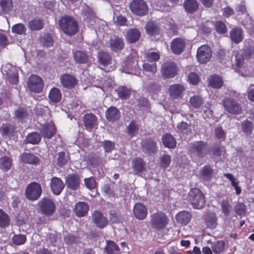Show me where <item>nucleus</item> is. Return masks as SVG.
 I'll use <instances>...</instances> for the list:
<instances>
[{
  "instance_id": "obj_59",
  "label": "nucleus",
  "mask_w": 254,
  "mask_h": 254,
  "mask_svg": "<svg viewBox=\"0 0 254 254\" xmlns=\"http://www.w3.org/2000/svg\"><path fill=\"white\" fill-rule=\"evenodd\" d=\"M146 58L149 62H156L159 60L160 55L158 52H151L148 53Z\"/></svg>"
},
{
  "instance_id": "obj_29",
  "label": "nucleus",
  "mask_w": 254,
  "mask_h": 254,
  "mask_svg": "<svg viewBox=\"0 0 254 254\" xmlns=\"http://www.w3.org/2000/svg\"><path fill=\"white\" fill-rule=\"evenodd\" d=\"M106 117L109 121L114 122L119 119L120 113L116 108L111 107L106 111Z\"/></svg>"
},
{
  "instance_id": "obj_20",
  "label": "nucleus",
  "mask_w": 254,
  "mask_h": 254,
  "mask_svg": "<svg viewBox=\"0 0 254 254\" xmlns=\"http://www.w3.org/2000/svg\"><path fill=\"white\" fill-rule=\"evenodd\" d=\"M60 80L63 86L66 88H73L77 84V80L72 75L64 74L61 76Z\"/></svg>"
},
{
  "instance_id": "obj_1",
  "label": "nucleus",
  "mask_w": 254,
  "mask_h": 254,
  "mask_svg": "<svg viewBox=\"0 0 254 254\" xmlns=\"http://www.w3.org/2000/svg\"><path fill=\"white\" fill-rule=\"evenodd\" d=\"M59 26L64 33L71 36L78 31V25L76 21L70 16L62 17L59 21Z\"/></svg>"
},
{
  "instance_id": "obj_36",
  "label": "nucleus",
  "mask_w": 254,
  "mask_h": 254,
  "mask_svg": "<svg viewBox=\"0 0 254 254\" xmlns=\"http://www.w3.org/2000/svg\"><path fill=\"white\" fill-rule=\"evenodd\" d=\"M230 37L235 43H239L243 39L242 30L239 28L233 29L230 32Z\"/></svg>"
},
{
  "instance_id": "obj_26",
  "label": "nucleus",
  "mask_w": 254,
  "mask_h": 254,
  "mask_svg": "<svg viewBox=\"0 0 254 254\" xmlns=\"http://www.w3.org/2000/svg\"><path fill=\"white\" fill-rule=\"evenodd\" d=\"M191 217V214L187 211H182L176 215L177 221L182 225L188 224L190 222Z\"/></svg>"
},
{
  "instance_id": "obj_8",
  "label": "nucleus",
  "mask_w": 254,
  "mask_h": 254,
  "mask_svg": "<svg viewBox=\"0 0 254 254\" xmlns=\"http://www.w3.org/2000/svg\"><path fill=\"white\" fill-rule=\"evenodd\" d=\"M42 213L46 215H52L56 210V205L53 201L48 198H44L38 203Z\"/></svg>"
},
{
  "instance_id": "obj_13",
  "label": "nucleus",
  "mask_w": 254,
  "mask_h": 254,
  "mask_svg": "<svg viewBox=\"0 0 254 254\" xmlns=\"http://www.w3.org/2000/svg\"><path fill=\"white\" fill-rule=\"evenodd\" d=\"M151 223L155 228L162 229L168 223V219L164 213L160 212L152 215Z\"/></svg>"
},
{
  "instance_id": "obj_44",
  "label": "nucleus",
  "mask_w": 254,
  "mask_h": 254,
  "mask_svg": "<svg viewBox=\"0 0 254 254\" xmlns=\"http://www.w3.org/2000/svg\"><path fill=\"white\" fill-rule=\"evenodd\" d=\"M142 67L144 71L151 75L154 74L157 71V65L155 63L152 64L144 63L142 65Z\"/></svg>"
},
{
  "instance_id": "obj_56",
  "label": "nucleus",
  "mask_w": 254,
  "mask_h": 254,
  "mask_svg": "<svg viewBox=\"0 0 254 254\" xmlns=\"http://www.w3.org/2000/svg\"><path fill=\"white\" fill-rule=\"evenodd\" d=\"M235 212L239 215H242L246 212V205L242 202H238L235 207Z\"/></svg>"
},
{
  "instance_id": "obj_38",
  "label": "nucleus",
  "mask_w": 254,
  "mask_h": 254,
  "mask_svg": "<svg viewBox=\"0 0 254 254\" xmlns=\"http://www.w3.org/2000/svg\"><path fill=\"white\" fill-rule=\"evenodd\" d=\"M49 97L51 101L58 102L62 98V93L59 89L53 88L51 90Z\"/></svg>"
},
{
  "instance_id": "obj_24",
  "label": "nucleus",
  "mask_w": 254,
  "mask_h": 254,
  "mask_svg": "<svg viewBox=\"0 0 254 254\" xmlns=\"http://www.w3.org/2000/svg\"><path fill=\"white\" fill-rule=\"evenodd\" d=\"M124 45L123 39L118 37H113L110 40V47L113 51L116 52L123 49Z\"/></svg>"
},
{
  "instance_id": "obj_52",
  "label": "nucleus",
  "mask_w": 254,
  "mask_h": 254,
  "mask_svg": "<svg viewBox=\"0 0 254 254\" xmlns=\"http://www.w3.org/2000/svg\"><path fill=\"white\" fill-rule=\"evenodd\" d=\"M26 240V236L24 235H15L13 237L12 242L16 245L24 244Z\"/></svg>"
},
{
  "instance_id": "obj_49",
  "label": "nucleus",
  "mask_w": 254,
  "mask_h": 254,
  "mask_svg": "<svg viewBox=\"0 0 254 254\" xmlns=\"http://www.w3.org/2000/svg\"><path fill=\"white\" fill-rule=\"evenodd\" d=\"M117 92L119 97L123 100L127 99L130 95L129 90L125 87H119Z\"/></svg>"
},
{
  "instance_id": "obj_41",
  "label": "nucleus",
  "mask_w": 254,
  "mask_h": 254,
  "mask_svg": "<svg viewBox=\"0 0 254 254\" xmlns=\"http://www.w3.org/2000/svg\"><path fill=\"white\" fill-rule=\"evenodd\" d=\"M0 5L3 13H8L12 8V0H0Z\"/></svg>"
},
{
  "instance_id": "obj_22",
  "label": "nucleus",
  "mask_w": 254,
  "mask_h": 254,
  "mask_svg": "<svg viewBox=\"0 0 254 254\" xmlns=\"http://www.w3.org/2000/svg\"><path fill=\"white\" fill-rule=\"evenodd\" d=\"M140 36L141 33L138 29L132 28L127 32L125 37L128 43H134L138 40Z\"/></svg>"
},
{
  "instance_id": "obj_30",
  "label": "nucleus",
  "mask_w": 254,
  "mask_h": 254,
  "mask_svg": "<svg viewBox=\"0 0 254 254\" xmlns=\"http://www.w3.org/2000/svg\"><path fill=\"white\" fill-rule=\"evenodd\" d=\"M20 160L24 163L30 164H36L39 162V159L36 156L28 153L22 154L20 156Z\"/></svg>"
},
{
  "instance_id": "obj_12",
  "label": "nucleus",
  "mask_w": 254,
  "mask_h": 254,
  "mask_svg": "<svg viewBox=\"0 0 254 254\" xmlns=\"http://www.w3.org/2000/svg\"><path fill=\"white\" fill-rule=\"evenodd\" d=\"M186 88L181 84L176 83L171 85L168 88V92L170 97L173 99L182 98Z\"/></svg>"
},
{
  "instance_id": "obj_11",
  "label": "nucleus",
  "mask_w": 254,
  "mask_h": 254,
  "mask_svg": "<svg viewBox=\"0 0 254 254\" xmlns=\"http://www.w3.org/2000/svg\"><path fill=\"white\" fill-rule=\"evenodd\" d=\"M43 80L41 78L36 75H31L28 79L27 85L29 89L33 92L39 93L43 87Z\"/></svg>"
},
{
  "instance_id": "obj_61",
  "label": "nucleus",
  "mask_w": 254,
  "mask_h": 254,
  "mask_svg": "<svg viewBox=\"0 0 254 254\" xmlns=\"http://www.w3.org/2000/svg\"><path fill=\"white\" fill-rule=\"evenodd\" d=\"M215 27L217 32L220 34H223L226 32L227 28L226 25L222 21H217L215 24Z\"/></svg>"
},
{
  "instance_id": "obj_63",
  "label": "nucleus",
  "mask_w": 254,
  "mask_h": 254,
  "mask_svg": "<svg viewBox=\"0 0 254 254\" xmlns=\"http://www.w3.org/2000/svg\"><path fill=\"white\" fill-rule=\"evenodd\" d=\"M103 145L106 152H110L115 148L114 143L110 141H105Z\"/></svg>"
},
{
  "instance_id": "obj_62",
  "label": "nucleus",
  "mask_w": 254,
  "mask_h": 254,
  "mask_svg": "<svg viewBox=\"0 0 254 254\" xmlns=\"http://www.w3.org/2000/svg\"><path fill=\"white\" fill-rule=\"evenodd\" d=\"M211 174V169L209 166H204L201 170L202 177L204 179H208Z\"/></svg>"
},
{
  "instance_id": "obj_50",
  "label": "nucleus",
  "mask_w": 254,
  "mask_h": 254,
  "mask_svg": "<svg viewBox=\"0 0 254 254\" xmlns=\"http://www.w3.org/2000/svg\"><path fill=\"white\" fill-rule=\"evenodd\" d=\"M190 103L192 107L197 108L202 105V100L200 97L195 95L190 98Z\"/></svg>"
},
{
  "instance_id": "obj_5",
  "label": "nucleus",
  "mask_w": 254,
  "mask_h": 254,
  "mask_svg": "<svg viewBox=\"0 0 254 254\" xmlns=\"http://www.w3.org/2000/svg\"><path fill=\"white\" fill-rule=\"evenodd\" d=\"M42 193L41 186L37 183L32 182L29 184L25 190V196L30 200H37Z\"/></svg>"
},
{
  "instance_id": "obj_55",
  "label": "nucleus",
  "mask_w": 254,
  "mask_h": 254,
  "mask_svg": "<svg viewBox=\"0 0 254 254\" xmlns=\"http://www.w3.org/2000/svg\"><path fill=\"white\" fill-rule=\"evenodd\" d=\"M84 184L86 187L89 190L94 189L96 187V183L95 180L93 177L85 179Z\"/></svg>"
},
{
  "instance_id": "obj_40",
  "label": "nucleus",
  "mask_w": 254,
  "mask_h": 254,
  "mask_svg": "<svg viewBox=\"0 0 254 254\" xmlns=\"http://www.w3.org/2000/svg\"><path fill=\"white\" fill-rule=\"evenodd\" d=\"M207 226L210 229H214L217 225L216 216L214 213L209 214L205 220Z\"/></svg>"
},
{
  "instance_id": "obj_27",
  "label": "nucleus",
  "mask_w": 254,
  "mask_h": 254,
  "mask_svg": "<svg viewBox=\"0 0 254 254\" xmlns=\"http://www.w3.org/2000/svg\"><path fill=\"white\" fill-rule=\"evenodd\" d=\"M97 121V118L94 115L92 114H86L84 118V126L87 129H92L96 126Z\"/></svg>"
},
{
  "instance_id": "obj_42",
  "label": "nucleus",
  "mask_w": 254,
  "mask_h": 254,
  "mask_svg": "<svg viewBox=\"0 0 254 254\" xmlns=\"http://www.w3.org/2000/svg\"><path fill=\"white\" fill-rule=\"evenodd\" d=\"M145 29L147 33L150 35H154L159 32L158 27L153 22H148L145 26Z\"/></svg>"
},
{
  "instance_id": "obj_60",
  "label": "nucleus",
  "mask_w": 254,
  "mask_h": 254,
  "mask_svg": "<svg viewBox=\"0 0 254 254\" xmlns=\"http://www.w3.org/2000/svg\"><path fill=\"white\" fill-rule=\"evenodd\" d=\"M244 131L248 133H251L253 129V125L249 121H246L242 124Z\"/></svg>"
},
{
  "instance_id": "obj_25",
  "label": "nucleus",
  "mask_w": 254,
  "mask_h": 254,
  "mask_svg": "<svg viewBox=\"0 0 254 254\" xmlns=\"http://www.w3.org/2000/svg\"><path fill=\"white\" fill-rule=\"evenodd\" d=\"M66 183L68 188L75 190L79 186L80 178L77 175H69L66 178Z\"/></svg>"
},
{
  "instance_id": "obj_14",
  "label": "nucleus",
  "mask_w": 254,
  "mask_h": 254,
  "mask_svg": "<svg viewBox=\"0 0 254 254\" xmlns=\"http://www.w3.org/2000/svg\"><path fill=\"white\" fill-rule=\"evenodd\" d=\"M223 106L227 111L232 114H239L242 110L238 103L229 98L223 100Z\"/></svg>"
},
{
  "instance_id": "obj_19",
  "label": "nucleus",
  "mask_w": 254,
  "mask_h": 254,
  "mask_svg": "<svg viewBox=\"0 0 254 254\" xmlns=\"http://www.w3.org/2000/svg\"><path fill=\"white\" fill-rule=\"evenodd\" d=\"M137 66V61L135 58H128L124 64L123 65L122 71L127 73L133 74V70L135 69Z\"/></svg>"
},
{
  "instance_id": "obj_17",
  "label": "nucleus",
  "mask_w": 254,
  "mask_h": 254,
  "mask_svg": "<svg viewBox=\"0 0 254 254\" xmlns=\"http://www.w3.org/2000/svg\"><path fill=\"white\" fill-rule=\"evenodd\" d=\"M93 223L99 228H103L108 224L107 219L98 211H95L92 215Z\"/></svg>"
},
{
  "instance_id": "obj_47",
  "label": "nucleus",
  "mask_w": 254,
  "mask_h": 254,
  "mask_svg": "<svg viewBox=\"0 0 254 254\" xmlns=\"http://www.w3.org/2000/svg\"><path fill=\"white\" fill-rule=\"evenodd\" d=\"M222 212L225 215H228L232 209V206L228 200H223L221 203Z\"/></svg>"
},
{
  "instance_id": "obj_21",
  "label": "nucleus",
  "mask_w": 254,
  "mask_h": 254,
  "mask_svg": "<svg viewBox=\"0 0 254 254\" xmlns=\"http://www.w3.org/2000/svg\"><path fill=\"white\" fill-rule=\"evenodd\" d=\"M50 187L53 193L58 195L63 190L64 184L60 178L54 177L51 179Z\"/></svg>"
},
{
  "instance_id": "obj_7",
  "label": "nucleus",
  "mask_w": 254,
  "mask_h": 254,
  "mask_svg": "<svg viewBox=\"0 0 254 254\" xmlns=\"http://www.w3.org/2000/svg\"><path fill=\"white\" fill-rule=\"evenodd\" d=\"M129 7L132 13L139 16L145 15L148 12V6L142 0H133Z\"/></svg>"
},
{
  "instance_id": "obj_18",
  "label": "nucleus",
  "mask_w": 254,
  "mask_h": 254,
  "mask_svg": "<svg viewBox=\"0 0 254 254\" xmlns=\"http://www.w3.org/2000/svg\"><path fill=\"white\" fill-rule=\"evenodd\" d=\"M82 13L84 19L87 24L89 25H93L95 24L97 18L90 7L85 6L83 10Z\"/></svg>"
},
{
  "instance_id": "obj_4",
  "label": "nucleus",
  "mask_w": 254,
  "mask_h": 254,
  "mask_svg": "<svg viewBox=\"0 0 254 254\" xmlns=\"http://www.w3.org/2000/svg\"><path fill=\"white\" fill-rule=\"evenodd\" d=\"M178 68L177 64L173 62H167L162 64L161 73L164 78H172L177 74Z\"/></svg>"
},
{
  "instance_id": "obj_28",
  "label": "nucleus",
  "mask_w": 254,
  "mask_h": 254,
  "mask_svg": "<svg viewBox=\"0 0 254 254\" xmlns=\"http://www.w3.org/2000/svg\"><path fill=\"white\" fill-rule=\"evenodd\" d=\"M41 133L44 137L51 138L56 133V128L53 123L44 126L41 129Z\"/></svg>"
},
{
  "instance_id": "obj_39",
  "label": "nucleus",
  "mask_w": 254,
  "mask_h": 254,
  "mask_svg": "<svg viewBox=\"0 0 254 254\" xmlns=\"http://www.w3.org/2000/svg\"><path fill=\"white\" fill-rule=\"evenodd\" d=\"M74 60L78 63H85L88 61L87 55L81 51H76L73 54Z\"/></svg>"
},
{
  "instance_id": "obj_23",
  "label": "nucleus",
  "mask_w": 254,
  "mask_h": 254,
  "mask_svg": "<svg viewBox=\"0 0 254 254\" xmlns=\"http://www.w3.org/2000/svg\"><path fill=\"white\" fill-rule=\"evenodd\" d=\"M89 210V205L84 202L77 203L74 207V212L76 216L81 217L85 216Z\"/></svg>"
},
{
  "instance_id": "obj_34",
  "label": "nucleus",
  "mask_w": 254,
  "mask_h": 254,
  "mask_svg": "<svg viewBox=\"0 0 254 254\" xmlns=\"http://www.w3.org/2000/svg\"><path fill=\"white\" fill-rule=\"evenodd\" d=\"M221 78L218 75H211L209 78V85L214 88H219L223 85Z\"/></svg>"
},
{
  "instance_id": "obj_58",
  "label": "nucleus",
  "mask_w": 254,
  "mask_h": 254,
  "mask_svg": "<svg viewBox=\"0 0 254 254\" xmlns=\"http://www.w3.org/2000/svg\"><path fill=\"white\" fill-rule=\"evenodd\" d=\"M138 127L134 122H131L128 127V134L130 136H134L137 133Z\"/></svg>"
},
{
  "instance_id": "obj_53",
  "label": "nucleus",
  "mask_w": 254,
  "mask_h": 254,
  "mask_svg": "<svg viewBox=\"0 0 254 254\" xmlns=\"http://www.w3.org/2000/svg\"><path fill=\"white\" fill-rule=\"evenodd\" d=\"M12 31L17 34H22L26 31L25 26L21 23H18L14 25L12 27Z\"/></svg>"
},
{
  "instance_id": "obj_64",
  "label": "nucleus",
  "mask_w": 254,
  "mask_h": 254,
  "mask_svg": "<svg viewBox=\"0 0 254 254\" xmlns=\"http://www.w3.org/2000/svg\"><path fill=\"white\" fill-rule=\"evenodd\" d=\"M64 241L67 244H71L77 242V239L72 234H68L64 237Z\"/></svg>"
},
{
  "instance_id": "obj_48",
  "label": "nucleus",
  "mask_w": 254,
  "mask_h": 254,
  "mask_svg": "<svg viewBox=\"0 0 254 254\" xmlns=\"http://www.w3.org/2000/svg\"><path fill=\"white\" fill-rule=\"evenodd\" d=\"M41 42L44 46L50 47L53 45V40L51 36L48 34H44L41 38Z\"/></svg>"
},
{
  "instance_id": "obj_2",
  "label": "nucleus",
  "mask_w": 254,
  "mask_h": 254,
  "mask_svg": "<svg viewBox=\"0 0 254 254\" xmlns=\"http://www.w3.org/2000/svg\"><path fill=\"white\" fill-rule=\"evenodd\" d=\"M188 198L191 205L195 209H201L205 203L203 193L196 188L193 189L190 191Z\"/></svg>"
},
{
  "instance_id": "obj_33",
  "label": "nucleus",
  "mask_w": 254,
  "mask_h": 254,
  "mask_svg": "<svg viewBox=\"0 0 254 254\" xmlns=\"http://www.w3.org/2000/svg\"><path fill=\"white\" fill-rule=\"evenodd\" d=\"M184 6L187 12L192 13L198 8V4L195 0H186Z\"/></svg>"
},
{
  "instance_id": "obj_10",
  "label": "nucleus",
  "mask_w": 254,
  "mask_h": 254,
  "mask_svg": "<svg viewBox=\"0 0 254 254\" xmlns=\"http://www.w3.org/2000/svg\"><path fill=\"white\" fill-rule=\"evenodd\" d=\"M15 70V67L10 64H6L1 67L3 74L5 75L9 81L12 84H16L18 81L17 72Z\"/></svg>"
},
{
  "instance_id": "obj_57",
  "label": "nucleus",
  "mask_w": 254,
  "mask_h": 254,
  "mask_svg": "<svg viewBox=\"0 0 254 254\" xmlns=\"http://www.w3.org/2000/svg\"><path fill=\"white\" fill-rule=\"evenodd\" d=\"M171 159L170 156L165 154L161 158V166L163 168H166L170 164Z\"/></svg>"
},
{
  "instance_id": "obj_43",
  "label": "nucleus",
  "mask_w": 254,
  "mask_h": 254,
  "mask_svg": "<svg viewBox=\"0 0 254 254\" xmlns=\"http://www.w3.org/2000/svg\"><path fill=\"white\" fill-rule=\"evenodd\" d=\"M41 140L40 135L37 132H33L28 135L26 138L27 143L36 144Z\"/></svg>"
},
{
  "instance_id": "obj_45",
  "label": "nucleus",
  "mask_w": 254,
  "mask_h": 254,
  "mask_svg": "<svg viewBox=\"0 0 254 254\" xmlns=\"http://www.w3.org/2000/svg\"><path fill=\"white\" fill-rule=\"evenodd\" d=\"M11 166V161L8 157H3L0 159V168L4 171L9 170Z\"/></svg>"
},
{
  "instance_id": "obj_3",
  "label": "nucleus",
  "mask_w": 254,
  "mask_h": 254,
  "mask_svg": "<svg viewBox=\"0 0 254 254\" xmlns=\"http://www.w3.org/2000/svg\"><path fill=\"white\" fill-rule=\"evenodd\" d=\"M190 152L192 155L198 158L204 157L208 152V147L203 141H196L190 144Z\"/></svg>"
},
{
  "instance_id": "obj_16",
  "label": "nucleus",
  "mask_w": 254,
  "mask_h": 254,
  "mask_svg": "<svg viewBox=\"0 0 254 254\" xmlns=\"http://www.w3.org/2000/svg\"><path fill=\"white\" fill-rule=\"evenodd\" d=\"M134 216L138 219H144L147 215V209L145 205L141 203H136L133 209Z\"/></svg>"
},
{
  "instance_id": "obj_32",
  "label": "nucleus",
  "mask_w": 254,
  "mask_h": 254,
  "mask_svg": "<svg viewBox=\"0 0 254 254\" xmlns=\"http://www.w3.org/2000/svg\"><path fill=\"white\" fill-rule=\"evenodd\" d=\"M162 142L165 146L170 148H174L176 145L175 139L169 134H166L162 137Z\"/></svg>"
},
{
  "instance_id": "obj_31",
  "label": "nucleus",
  "mask_w": 254,
  "mask_h": 254,
  "mask_svg": "<svg viewBox=\"0 0 254 254\" xmlns=\"http://www.w3.org/2000/svg\"><path fill=\"white\" fill-rule=\"evenodd\" d=\"M132 167L135 173L142 172L145 170L144 163L141 158H136L132 161Z\"/></svg>"
},
{
  "instance_id": "obj_37",
  "label": "nucleus",
  "mask_w": 254,
  "mask_h": 254,
  "mask_svg": "<svg viewBox=\"0 0 254 254\" xmlns=\"http://www.w3.org/2000/svg\"><path fill=\"white\" fill-rule=\"evenodd\" d=\"M28 26L32 30H39L43 27L44 23L41 19L35 18L29 22Z\"/></svg>"
},
{
  "instance_id": "obj_54",
  "label": "nucleus",
  "mask_w": 254,
  "mask_h": 254,
  "mask_svg": "<svg viewBox=\"0 0 254 254\" xmlns=\"http://www.w3.org/2000/svg\"><path fill=\"white\" fill-rule=\"evenodd\" d=\"M224 247L225 243L223 241H217L212 246V249L214 253H219L223 252Z\"/></svg>"
},
{
  "instance_id": "obj_6",
  "label": "nucleus",
  "mask_w": 254,
  "mask_h": 254,
  "mask_svg": "<svg viewBox=\"0 0 254 254\" xmlns=\"http://www.w3.org/2000/svg\"><path fill=\"white\" fill-rule=\"evenodd\" d=\"M99 62L103 65V69L110 71L115 68V61L113 60L108 53L100 52L98 55Z\"/></svg>"
},
{
  "instance_id": "obj_9",
  "label": "nucleus",
  "mask_w": 254,
  "mask_h": 254,
  "mask_svg": "<svg viewBox=\"0 0 254 254\" xmlns=\"http://www.w3.org/2000/svg\"><path fill=\"white\" fill-rule=\"evenodd\" d=\"M212 56V51L210 48L205 45L198 48L197 51L196 59L197 61L202 64L209 62Z\"/></svg>"
},
{
  "instance_id": "obj_46",
  "label": "nucleus",
  "mask_w": 254,
  "mask_h": 254,
  "mask_svg": "<svg viewBox=\"0 0 254 254\" xmlns=\"http://www.w3.org/2000/svg\"><path fill=\"white\" fill-rule=\"evenodd\" d=\"M10 219L8 215L0 209V227H4L9 224Z\"/></svg>"
},
{
  "instance_id": "obj_35",
  "label": "nucleus",
  "mask_w": 254,
  "mask_h": 254,
  "mask_svg": "<svg viewBox=\"0 0 254 254\" xmlns=\"http://www.w3.org/2000/svg\"><path fill=\"white\" fill-rule=\"evenodd\" d=\"M105 251L107 254H119L120 249L119 247L113 241H108Z\"/></svg>"
},
{
  "instance_id": "obj_15",
  "label": "nucleus",
  "mask_w": 254,
  "mask_h": 254,
  "mask_svg": "<svg viewBox=\"0 0 254 254\" xmlns=\"http://www.w3.org/2000/svg\"><path fill=\"white\" fill-rule=\"evenodd\" d=\"M186 46V43L184 39L176 38L171 42V49L173 53L179 55L182 53Z\"/></svg>"
},
{
  "instance_id": "obj_51",
  "label": "nucleus",
  "mask_w": 254,
  "mask_h": 254,
  "mask_svg": "<svg viewBox=\"0 0 254 254\" xmlns=\"http://www.w3.org/2000/svg\"><path fill=\"white\" fill-rule=\"evenodd\" d=\"M199 79L198 75L194 72H191L188 74V81L191 84H197L199 82Z\"/></svg>"
}]
</instances>
